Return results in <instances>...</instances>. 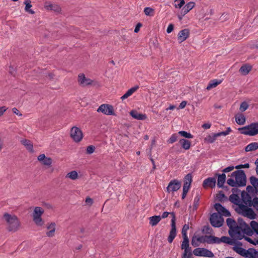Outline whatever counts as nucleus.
Returning a JSON list of instances; mask_svg holds the SVG:
<instances>
[{
    "label": "nucleus",
    "mask_w": 258,
    "mask_h": 258,
    "mask_svg": "<svg viewBox=\"0 0 258 258\" xmlns=\"http://www.w3.org/2000/svg\"><path fill=\"white\" fill-rule=\"evenodd\" d=\"M251 228L254 231V233H256L258 230V223L255 221H251L250 223Z\"/></svg>",
    "instance_id": "nucleus-48"
},
{
    "label": "nucleus",
    "mask_w": 258,
    "mask_h": 258,
    "mask_svg": "<svg viewBox=\"0 0 258 258\" xmlns=\"http://www.w3.org/2000/svg\"><path fill=\"white\" fill-rule=\"evenodd\" d=\"M154 10L150 7H146L144 9V13L147 16H152L153 15Z\"/></svg>",
    "instance_id": "nucleus-51"
},
{
    "label": "nucleus",
    "mask_w": 258,
    "mask_h": 258,
    "mask_svg": "<svg viewBox=\"0 0 258 258\" xmlns=\"http://www.w3.org/2000/svg\"><path fill=\"white\" fill-rule=\"evenodd\" d=\"M216 179L215 177H208L204 180L203 186L205 188L208 187L213 188H215L216 186Z\"/></svg>",
    "instance_id": "nucleus-11"
},
{
    "label": "nucleus",
    "mask_w": 258,
    "mask_h": 258,
    "mask_svg": "<svg viewBox=\"0 0 258 258\" xmlns=\"http://www.w3.org/2000/svg\"><path fill=\"white\" fill-rule=\"evenodd\" d=\"M235 168L237 170H241V168H249V163H245L244 164H239L235 166Z\"/></svg>",
    "instance_id": "nucleus-59"
},
{
    "label": "nucleus",
    "mask_w": 258,
    "mask_h": 258,
    "mask_svg": "<svg viewBox=\"0 0 258 258\" xmlns=\"http://www.w3.org/2000/svg\"><path fill=\"white\" fill-rule=\"evenodd\" d=\"M44 213L43 209L40 207L35 208L33 212V217L41 216Z\"/></svg>",
    "instance_id": "nucleus-37"
},
{
    "label": "nucleus",
    "mask_w": 258,
    "mask_h": 258,
    "mask_svg": "<svg viewBox=\"0 0 258 258\" xmlns=\"http://www.w3.org/2000/svg\"><path fill=\"white\" fill-rule=\"evenodd\" d=\"M258 149V143L256 142H253L251 143L248 145H247L245 147V152H249V151H253L257 150Z\"/></svg>",
    "instance_id": "nucleus-30"
},
{
    "label": "nucleus",
    "mask_w": 258,
    "mask_h": 258,
    "mask_svg": "<svg viewBox=\"0 0 258 258\" xmlns=\"http://www.w3.org/2000/svg\"><path fill=\"white\" fill-rule=\"evenodd\" d=\"M215 176L217 177V186L218 187H223L226 179V174L225 173H216Z\"/></svg>",
    "instance_id": "nucleus-18"
},
{
    "label": "nucleus",
    "mask_w": 258,
    "mask_h": 258,
    "mask_svg": "<svg viewBox=\"0 0 258 258\" xmlns=\"http://www.w3.org/2000/svg\"><path fill=\"white\" fill-rule=\"evenodd\" d=\"M217 199L218 201L221 203H223L228 201V198L226 197L225 194L222 191H219L218 194L217 196Z\"/></svg>",
    "instance_id": "nucleus-36"
},
{
    "label": "nucleus",
    "mask_w": 258,
    "mask_h": 258,
    "mask_svg": "<svg viewBox=\"0 0 258 258\" xmlns=\"http://www.w3.org/2000/svg\"><path fill=\"white\" fill-rule=\"evenodd\" d=\"M237 222L239 224V227L237 226L236 229L241 230L247 224L245 221H244L243 219L240 217L238 218Z\"/></svg>",
    "instance_id": "nucleus-42"
},
{
    "label": "nucleus",
    "mask_w": 258,
    "mask_h": 258,
    "mask_svg": "<svg viewBox=\"0 0 258 258\" xmlns=\"http://www.w3.org/2000/svg\"><path fill=\"white\" fill-rule=\"evenodd\" d=\"M22 144H23L26 149L31 153L34 152L33 145L32 142L27 139H23L21 141Z\"/></svg>",
    "instance_id": "nucleus-22"
},
{
    "label": "nucleus",
    "mask_w": 258,
    "mask_h": 258,
    "mask_svg": "<svg viewBox=\"0 0 258 258\" xmlns=\"http://www.w3.org/2000/svg\"><path fill=\"white\" fill-rule=\"evenodd\" d=\"M170 214L172 216L171 221V227L169 235L167 238V240L169 243H171L177 235V228L176 226V216L174 212H170Z\"/></svg>",
    "instance_id": "nucleus-4"
},
{
    "label": "nucleus",
    "mask_w": 258,
    "mask_h": 258,
    "mask_svg": "<svg viewBox=\"0 0 258 258\" xmlns=\"http://www.w3.org/2000/svg\"><path fill=\"white\" fill-rule=\"evenodd\" d=\"M207 235H205V236H200V237H196V240L198 242H200V243H207V241H206V239H207Z\"/></svg>",
    "instance_id": "nucleus-57"
},
{
    "label": "nucleus",
    "mask_w": 258,
    "mask_h": 258,
    "mask_svg": "<svg viewBox=\"0 0 258 258\" xmlns=\"http://www.w3.org/2000/svg\"><path fill=\"white\" fill-rule=\"evenodd\" d=\"M228 200L232 204H237L240 199L238 194H232L228 198Z\"/></svg>",
    "instance_id": "nucleus-33"
},
{
    "label": "nucleus",
    "mask_w": 258,
    "mask_h": 258,
    "mask_svg": "<svg viewBox=\"0 0 258 258\" xmlns=\"http://www.w3.org/2000/svg\"><path fill=\"white\" fill-rule=\"evenodd\" d=\"M242 232L246 235L251 236L254 234V231L251 228L250 226H249L248 224L245 226L241 229Z\"/></svg>",
    "instance_id": "nucleus-34"
},
{
    "label": "nucleus",
    "mask_w": 258,
    "mask_h": 258,
    "mask_svg": "<svg viewBox=\"0 0 258 258\" xmlns=\"http://www.w3.org/2000/svg\"><path fill=\"white\" fill-rule=\"evenodd\" d=\"M219 240L220 241V243L223 242L230 245L234 244L236 246L239 247L241 246L242 245V243L240 241H236L235 243H232L231 239L229 237L225 236H223L221 238H219Z\"/></svg>",
    "instance_id": "nucleus-17"
},
{
    "label": "nucleus",
    "mask_w": 258,
    "mask_h": 258,
    "mask_svg": "<svg viewBox=\"0 0 258 258\" xmlns=\"http://www.w3.org/2000/svg\"><path fill=\"white\" fill-rule=\"evenodd\" d=\"M3 218L9 225L7 229L9 232H15L19 230L21 224L17 216L5 213Z\"/></svg>",
    "instance_id": "nucleus-2"
},
{
    "label": "nucleus",
    "mask_w": 258,
    "mask_h": 258,
    "mask_svg": "<svg viewBox=\"0 0 258 258\" xmlns=\"http://www.w3.org/2000/svg\"><path fill=\"white\" fill-rule=\"evenodd\" d=\"M193 253L196 256L213 257V253L205 248H197L193 250Z\"/></svg>",
    "instance_id": "nucleus-8"
},
{
    "label": "nucleus",
    "mask_w": 258,
    "mask_h": 258,
    "mask_svg": "<svg viewBox=\"0 0 258 258\" xmlns=\"http://www.w3.org/2000/svg\"><path fill=\"white\" fill-rule=\"evenodd\" d=\"M195 6V3L190 2L186 4L181 9V12L182 15H185L192 9Z\"/></svg>",
    "instance_id": "nucleus-20"
},
{
    "label": "nucleus",
    "mask_w": 258,
    "mask_h": 258,
    "mask_svg": "<svg viewBox=\"0 0 258 258\" xmlns=\"http://www.w3.org/2000/svg\"><path fill=\"white\" fill-rule=\"evenodd\" d=\"M130 114L133 118L137 120H144L147 118V115L145 114L140 113L136 110H131Z\"/></svg>",
    "instance_id": "nucleus-15"
},
{
    "label": "nucleus",
    "mask_w": 258,
    "mask_h": 258,
    "mask_svg": "<svg viewBox=\"0 0 258 258\" xmlns=\"http://www.w3.org/2000/svg\"><path fill=\"white\" fill-rule=\"evenodd\" d=\"M207 243L208 244L220 243L219 238L213 235H207Z\"/></svg>",
    "instance_id": "nucleus-31"
},
{
    "label": "nucleus",
    "mask_w": 258,
    "mask_h": 258,
    "mask_svg": "<svg viewBox=\"0 0 258 258\" xmlns=\"http://www.w3.org/2000/svg\"><path fill=\"white\" fill-rule=\"evenodd\" d=\"M192 181V174L191 173H189L184 176L183 178V182H187L191 184Z\"/></svg>",
    "instance_id": "nucleus-52"
},
{
    "label": "nucleus",
    "mask_w": 258,
    "mask_h": 258,
    "mask_svg": "<svg viewBox=\"0 0 258 258\" xmlns=\"http://www.w3.org/2000/svg\"><path fill=\"white\" fill-rule=\"evenodd\" d=\"M236 211L239 214L250 219H254L256 216L253 210L250 207L246 205L240 207Z\"/></svg>",
    "instance_id": "nucleus-5"
},
{
    "label": "nucleus",
    "mask_w": 258,
    "mask_h": 258,
    "mask_svg": "<svg viewBox=\"0 0 258 258\" xmlns=\"http://www.w3.org/2000/svg\"><path fill=\"white\" fill-rule=\"evenodd\" d=\"M181 248V249H184V251H191V247L189 246V240L188 238H183Z\"/></svg>",
    "instance_id": "nucleus-25"
},
{
    "label": "nucleus",
    "mask_w": 258,
    "mask_h": 258,
    "mask_svg": "<svg viewBox=\"0 0 258 258\" xmlns=\"http://www.w3.org/2000/svg\"><path fill=\"white\" fill-rule=\"evenodd\" d=\"M174 24H173L172 23H170L167 28V30H166V32L167 33H170L171 32H172L173 30H174Z\"/></svg>",
    "instance_id": "nucleus-64"
},
{
    "label": "nucleus",
    "mask_w": 258,
    "mask_h": 258,
    "mask_svg": "<svg viewBox=\"0 0 258 258\" xmlns=\"http://www.w3.org/2000/svg\"><path fill=\"white\" fill-rule=\"evenodd\" d=\"M234 168H235V166H229L223 169L222 171L223 172V173H225L232 171Z\"/></svg>",
    "instance_id": "nucleus-62"
},
{
    "label": "nucleus",
    "mask_w": 258,
    "mask_h": 258,
    "mask_svg": "<svg viewBox=\"0 0 258 258\" xmlns=\"http://www.w3.org/2000/svg\"><path fill=\"white\" fill-rule=\"evenodd\" d=\"M251 206H253L256 210H258V198L257 197H254L249 204L248 207H251Z\"/></svg>",
    "instance_id": "nucleus-43"
},
{
    "label": "nucleus",
    "mask_w": 258,
    "mask_h": 258,
    "mask_svg": "<svg viewBox=\"0 0 258 258\" xmlns=\"http://www.w3.org/2000/svg\"><path fill=\"white\" fill-rule=\"evenodd\" d=\"M191 184V183L187 182H183V186L182 190L188 192L189 189L190 188Z\"/></svg>",
    "instance_id": "nucleus-60"
},
{
    "label": "nucleus",
    "mask_w": 258,
    "mask_h": 258,
    "mask_svg": "<svg viewBox=\"0 0 258 258\" xmlns=\"http://www.w3.org/2000/svg\"><path fill=\"white\" fill-rule=\"evenodd\" d=\"M66 177H68L72 180H75L78 178V174L76 171L73 170L68 173Z\"/></svg>",
    "instance_id": "nucleus-39"
},
{
    "label": "nucleus",
    "mask_w": 258,
    "mask_h": 258,
    "mask_svg": "<svg viewBox=\"0 0 258 258\" xmlns=\"http://www.w3.org/2000/svg\"><path fill=\"white\" fill-rule=\"evenodd\" d=\"M231 177H234L235 180L231 178H228L227 183L231 187H240L246 186V176L243 170H237L233 172Z\"/></svg>",
    "instance_id": "nucleus-1"
},
{
    "label": "nucleus",
    "mask_w": 258,
    "mask_h": 258,
    "mask_svg": "<svg viewBox=\"0 0 258 258\" xmlns=\"http://www.w3.org/2000/svg\"><path fill=\"white\" fill-rule=\"evenodd\" d=\"M200 199V196L199 192H197L196 196L194 199V204H193V211H196L198 209L199 201Z\"/></svg>",
    "instance_id": "nucleus-38"
},
{
    "label": "nucleus",
    "mask_w": 258,
    "mask_h": 258,
    "mask_svg": "<svg viewBox=\"0 0 258 258\" xmlns=\"http://www.w3.org/2000/svg\"><path fill=\"white\" fill-rule=\"evenodd\" d=\"M248 104L246 101H243L240 104L239 110L241 112H244L248 108Z\"/></svg>",
    "instance_id": "nucleus-50"
},
{
    "label": "nucleus",
    "mask_w": 258,
    "mask_h": 258,
    "mask_svg": "<svg viewBox=\"0 0 258 258\" xmlns=\"http://www.w3.org/2000/svg\"><path fill=\"white\" fill-rule=\"evenodd\" d=\"M238 130L241 134L254 136L258 134V122H252L247 125L238 128Z\"/></svg>",
    "instance_id": "nucleus-3"
},
{
    "label": "nucleus",
    "mask_w": 258,
    "mask_h": 258,
    "mask_svg": "<svg viewBox=\"0 0 258 258\" xmlns=\"http://www.w3.org/2000/svg\"><path fill=\"white\" fill-rule=\"evenodd\" d=\"M37 159L44 165L50 166L52 162V159L50 157H47L44 154L38 156Z\"/></svg>",
    "instance_id": "nucleus-13"
},
{
    "label": "nucleus",
    "mask_w": 258,
    "mask_h": 258,
    "mask_svg": "<svg viewBox=\"0 0 258 258\" xmlns=\"http://www.w3.org/2000/svg\"><path fill=\"white\" fill-rule=\"evenodd\" d=\"M181 186V181L176 179L171 180L169 183L167 188V192L170 193V192H174L177 191L180 188Z\"/></svg>",
    "instance_id": "nucleus-9"
},
{
    "label": "nucleus",
    "mask_w": 258,
    "mask_h": 258,
    "mask_svg": "<svg viewBox=\"0 0 258 258\" xmlns=\"http://www.w3.org/2000/svg\"><path fill=\"white\" fill-rule=\"evenodd\" d=\"M189 36V30L184 29L179 31L178 34V40L179 42H182L185 41Z\"/></svg>",
    "instance_id": "nucleus-14"
},
{
    "label": "nucleus",
    "mask_w": 258,
    "mask_h": 258,
    "mask_svg": "<svg viewBox=\"0 0 258 258\" xmlns=\"http://www.w3.org/2000/svg\"><path fill=\"white\" fill-rule=\"evenodd\" d=\"M178 136L176 134H173L171 137L168 140L167 142L169 144H172L175 142L177 140Z\"/></svg>",
    "instance_id": "nucleus-53"
},
{
    "label": "nucleus",
    "mask_w": 258,
    "mask_h": 258,
    "mask_svg": "<svg viewBox=\"0 0 258 258\" xmlns=\"http://www.w3.org/2000/svg\"><path fill=\"white\" fill-rule=\"evenodd\" d=\"M242 231L241 230L236 229L235 230V233L237 235V239L238 240H241L242 239L244 238L245 236H244L242 234Z\"/></svg>",
    "instance_id": "nucleus-56"
},
{
    "label": "nucleus",
    "mask_w": 258,
    "mask_h": 258,
    "mask_svg": "<svg viewBox=\"0 0 258 258\" xmlns=\"http://www.w3.org/2000/svg\"><path fill=\"white\" fill-rule=\"evenodd\" d=\"M33 221L35 222L36 225L41 226H42L44 222L42 220L41 216L33 217Z\"/></svg>",
    "instance_id": "nucleus-40"
},
{
    "label": "nucleus",
    "mask_w": 258,
    "mask_h": 258,
    "mask_svg": "<svg viewBox=\"0 0 258 258\" xmlns=\"http://www.w3.org/2000/svg\"><path fill=\"white\" fill-rule=\"evenodd\" d=\"M93 83V81L89 78H86L85 82H84V85H82L83 87H85L88 85H91Z\"/></svg>",
    "instance_id": "nucleus-63"
},
{
    "label": "nucleus",
    "mask_w": 258,
    "mask_h": 258,
    "mask_svg": "<svg viewBox=\"0 0 258 258\" xmlns=\"http://www.w3.org/2000/svg\"><path fill=\"white\" fill-rule=\"evenodd\" d=\"M86 78L84 74H80L78 76V81L80 85H84V82L86 81Z\"/></svg>",
    "instance_id": "nucleus-46"
},
{
    "label": "nucleus",
    "mask_w": 258,
    "mask_h": 258,
    "mask_svg": "<svg viewBox=\"0 0 258 258\" xmlns=\"http://www.w3.org/2000/svg\"><path fill=\"white\" fill-rule=\"evenodd\" d=\"M180 144L181 147L185 150H187L190 149L191 147V142L185 139H181L179 140V143L175 145L173 148L175 147H179Z\"/></svg>",
    "instance_id": "nucleus-16"
},
{
    "label": "nucleus",
    "mask_w": 258,
    "mask_h": 258,
    "mask_svg": "<svg viewBox=\"0 0 258 258\" xmlns=\"http://www.w3.org/2000/svg\"><path fill=\"white\" fill-rule=\"evenodd\" d=\"M220 216H221L222 217L223 216L225 217H229L231 216L230 212L225 207L222 210V211L219 213V214Z\"/></svg>",
    "instance_id": "nucleus-49"
},
{
    "label": "nucleus",
    "mask_w": 258,
    "mask_h": 258,
    "mask_svg": "<svg viewBox=\"0 0 258 258\" xmlns=\"http://www.w3.org/2000/svg\"><path fill=\"white\" fill-rule=\"evenodd\" d=\"M188 229H189L188 224H185L183 226L182 231H181V234H182L183 238H188L187 236V231L188 230Z\"/></svg>",
    "instance_id": "nucleus-45"
},
{
    "label": "nucleus",
    "mask_w": 258,
    "mask_h": 258,
    "mask_svg": "<svg viewBox=\"0 0 258 258\" xmlns=\"http://www.w3.org/2000/svg\"><path fill=\"white\" fill-rule=\"evenodd\" d=\"M214 209L219 214V213L222 211V210L224 208V207H223L221 204L217 203L214 204Z\"/></svg>",
    "instance_id": "nucleus-54"
},
{
    "label": "nucleus",
    "mask_w": 258,
    "mask_h": 258,
    "mask_svg": "<svg viewBox=\"0 0 258 258\" xmlns=\"http://www.w3.org/2000/svg\"><path fill=\"white\" fill-rule=\"evenodd\" d=\"M178 134L180 135L181 137H183L186 139H192L193 138V135H192L190 133H187L184 131H181L178 132Z\"/></svg>",
    "instance_id": "nucleus-44"
},
{
    "label": "nucleus",
    "mask_w": 258,
    "mask_h": 258,
    "mask_svg": "<svg viewBox=\"0 0 258 258\" xmlns=\"http://www.w3.org/2000/svg\"><path fill=\"white\" fill-rule=\"evenodd\" d=\"M209 221L213 227L219 228L223 225L224 218L218 213H214L209 218Z\"/></svg>",
    "instance_id": "nucleus-6"
},
{
    "label": "nucleus",
    "mask_w": 258,
    "mask_h": 258,
    "mask_svg": "<svg viewBox=\"0 0 258 258\" xmlns=\"http://www.w3.org/2000/svg\"><path fill=\"white\" fill-rule=\"evenodd\" d=\"M97 111L98 112H102L107 115H115L113 106L111 105L107 104H103L101 105L98 108Z\"/></svg>",
    "instance_id": "nucleus-7"
},
{
    "label": "nucleus",
    "mask_w": 258,
    "mask_h": 258,
    "mask_svg": "<svg viewBox=\"0 0 258 258\" xmlns=\"http://www.w3.org/2000/svg\"><path fill=\"white\" fill-rule=\"evenodd\" d=\"M24 4L25 5V10L26 12H28L31 14H34L35 12L31 9V8L32 7L31 5V2L30 0H26L24 2Z\"/></svg>",
    "instance_id": "nucleus-32"
},
{
    "label": "nucleus",
    "mask_w": 258,
    "mask_h": 258,
    "mask_svg": "<svg viewBox=\"0 0 258 258\" xmlns=\"http://www.w3.org/2000/svg\"><path fill=\"white\" fill-rule=\"evenodd\" d=\"M95 149V147L93 145H89L86 148V153L88 154H92Z\"/></svg>",
    "instance_id": "nucleus-55"
},
{
    "label": "nucleus",
    "mask_w": 258,
    "mask_h": 258,
    "mask_svg": "<svg viewBox=\"0 0 258 258\" xmlns=\"http://www.w3.org/2000/svg\"><path fill=\"white\" fill-rule=\"evenodd\" d=\"M222 82L220 80L214 79L210 81L206 89L208 90H210L212 88L217 87L219 84Z\"/></svg>",
    "instance_id": "nucleus-29"
},
{
    "label": "nucleus",
    "mask_w": 258,
    "mask_h": 258,
    "mask_svg": "<svg viewBox=\"0 0 258 258\" xmlns=\"http://www.w3.org/2000/svg\"><path fill=\"white\" fill-rule=\"evenodd\" d=\"M241 196L243 203L245 204V205L248 206L252 200L251 196L247 192L243 190L241 191Z\"/></svg>",
    "instance_id": "nucleus-19"
},
{
    "label": "nucleus",
    "mask_w": 258,
    "mask_h": 258,
    "mask_svg": "<svg viewBox=\"0 0 258 258\" xmlns=\"http://www.w3.org/2000/svg\"><path fill=\"white\" fill-rule=\"evenodd\" d=\"M205 142H207L209 143H213L215 141L214 137L213 136L208 135L204 139Z\"/></svg>",
    "instance_id": "nucleus-58"
},
{
    "label": "nucleus",
    "mask_w": 258,
    "mask_h": 258,
    "mask_svg": "<svg viewBox=\"0 0 258 258\" xmlns=\"http://www.w3.org/2000/svg\"><path fill=\"white\" fill-rule=\"evenodd\" d=\"M161 217L160 215H155L149 218V223L152 226H154L157 225L158 223L161 221Z\"/></svg>",
    "instance_id": "nucleus-27"
},
{
    "label": "nucleus",
    "mask_w": 258,
    "mask_h": 258,
    "mask_svg": "<svg viewBox=\"0 0 258 258\" xmlns=\"http://www.w3.org/2000/svg\"><path fill=\"white\" fill-rule=\"evenodd\" d=\"M44 7L47 10L53 11L56 12H59L61 11V8L58 5L50 4L48 2L45 3Z\"/></svg>",
    "instance_id": "nucleus-21"
},
{
    "label": "nucleus",
    "mask_w": 258,
    "mask_h": 258,
    "mask_svg": "<svg viewBox=\"0 0 258 258\" xmlns=\"http://www.w3.org/2000/svg\"><path fill=\"white\" fill-rule=\"evenodd\" d=\"M252 67L248 64H243L240 68L239 71L243 75H247L251 70Z\"/></svg>",
    "instance_id": "nucleus-24"
},
{
    "label": "nucleus",
    "mask_w": 258,
    "mask_h": 258,
    "mask_svg": "<svg viewBox=\"0 0 258 258\" xmlns=\"http://www.w3.org/2000/svg\"><path fill=\"white\" fill-rule=\"evenodd\" d=\"M226 223H227V226L230 229L235 228L236 229L237 224H236L235 221L233 219H232L230 218H227L226 219Z\"/></svg>",
    "instance_id": "nucleus-35"
},
{
    "label": "nucleus",
    "mask_w": 258,
    "mask_h": 258,
    "mask_svg": "<svg viewBox=\"0 0 258 258\" xmlns=\"http://www.w3.org/2000/svg\"><path fill=\"white\" fill-rule=\"evenodd\" d=\"M250 182L254 188L258 186V178L254 176H251L249 178Z\"/></svg>",
    "instance_id": "nucleus-47"
},
{
    "label": "nucleus",
    "mask_w": 258,
    "mask_h": 258,
    "mask_svg": "<svg viewBox=\"0 0 258 258\" xmlns=\"http://www.w3.org/2000/svg\"><path fill=\"white\" fill-rule=\"evenodd\" d=\"M234 250L237 252L238 253V254H239L240 255H241V256H243V254H246V252L245 251H244L243 250H242V249H243V248L242 247H239L238 248H235V247H234Z\"/></svg>",
    "instance_id": "nucleus-61"
},
{
    "label": "nucleus",
    "mask_w": 258,
    "mask_h": 258,
    "mask_svg": "<svg viewBox=\"0 0 258 258\" xmlns=\"http://www.w3.org/2000/svg\"><path fill=\"white\" fill-rule=\"evenodd\" d=\"M245 251L246 254H243V256L248 258H257L258 256V251L254 248H249L247 250L242 249Z\"/></svg>",
    "instance_id": "nucleus-12"
},
{
    "label": "nucleus",
    "mask_w": 258,
    "mask_h": 258,
    "mask_svg": "<svg viewBox=\"0 0 258 258\" xmlns=\"http://www.w3.org/2000/svg\"><path fill=\"white\" fill-rule=\"evenodd\" d=\"M55 223L51 222L47 227V228L48 229H50L51 230L49 231L46 232V234L48 237H53L54 235V232L55 231Z\"/></svg>",
    "instance_id": "nucleus-26"
},
{
    "label": "nucleus",
    "mask_w": 258,
    "mask_h": 258,
    "mask_svg": "<svg viewBox=\"0 0 258 258\" xmlns=\"http://www.w3.org/2000/svg\"><path fill=\"white\" fill-rule=\"evenodd\" d=\"M139 87L138 85H136L134 86V87L131 88V89H128L126 93L122 95L120 99L122 100H123L126 98H127L128 97L131 96L135 91H136L138 89Z\"/></svg>",
    "instance_id": "nucleus-23"
},
{
    "label": "nucleus",
    "mask_w": 258,
    "mask_h": 258,
    "mask_svg": "<svg viewBox=\"0 0 258 258\" xmlns=\"http://www.w3.org/2000/svg\"><path fill=\"white\" fill-rule=\"evenodd\" d=\"M202 232L204 234H212L213 233V229L209 226V225H207L206 226H204L203 227V229L202 230Z\"/></svg>",
    "instance_id": "nucleus-41"
},
{
    "label": "nucleus",
    "mask_w": 258,
    "mask_h": 258,
    "mask_svg": "<svg viewBox=\"0 0 258 258\" xmlns=\"http://www.w3.org/2000/svg\"><path fill=\"white\" fill-rule=\"evenodd\" d=\"M235 121L239 125H243L245 122L246 118L245 116L242 113L235 115Z\"/></svg>",
    "instance_id": "nucleus-28"
},
{
    "label": "nucleus",
    "mask_w": 258,
    "mask_h": 258,
    "mask_svg": "<svg viewBox=\"0 0 258 258\" xmlns=\"http://www.w3.org/2000/svg\"><path fill=\"white\" fill-rule=\"evenodd\" d=\"M71 136L76 142H79L83 138V133L79 127L73 126L71 131Z\"/></svg>",
    "instance_id": "nucleus-10"
}]
</instances>
